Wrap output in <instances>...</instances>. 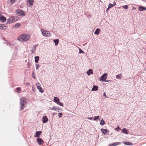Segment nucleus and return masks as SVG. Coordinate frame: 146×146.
Returning a JSON list of instances; mask_svg holds the SVG:
<instances>
[{
  "label": "nucleus",
  "instance_id": "1",
  "mask_svg": "<svg viewBox=\"0 0 146 146\" xmlns=\"http://www.w3.org/2000/svg\"><path fill=\"white\" fill-rule=\"evenodd\" d=\"M30 38V36L27 34H22L19 36L18 40L21 42L26 41L28 40Z\"/></svg>",
  "mask_w": 146,
  "mask_h": 146
},
{
  "label": "nucleus",
  "instance_id": "2",
  "mask_svg": "<svg viewBox=\"0 0 146 146\" xmlns=\"http://www.w3.org/2000/svg\"><path fill=\"white\" fill-rule=\"evenodd\" d=\"M27 103V99L25 97H22L20 99V110L24 109Z\"/></svg>",
  "mask_w": 146,
  "mask_h": 146
},
{
  "label": "nucleus",
  "instance_id": "3",
  "mask_svg": "<svg viewBox=\"0 0 146 146\" xmlns=\"http://www.w3.org/2000/svg\"><path fill=\"white\" fill-rule=\"evenodd\" d=\"M15 13L17 15L20 16L24 17L25 15V12L21 9H18L16 10Z\"/></svg>",
  "mask_w": 146,
  "mask_h": 146
},
{
  "label": "nucleus",
  "instance_id": "4",
  "mask_svg": "<svg viewBox=\"0 0 146 146\" xmlns=\"http://www.w3.org/2000/svg\"><path fill=\"white\" fill-rule=\"evenodd\" d=\"M41 32L42 35L44 36L49 37L51 36L50 33L46 30L42 29L41 30Z\"/></svg>",
  "mask_w": 146,
  "mask_h": 146
},
{
  "label": "nucleus",
  "instance_id": "5",
  "mask_svg": "<svg viewBox=\"0 0 146 146\" xmlns=\"http://www.w3.org/2000/svg\"><path fill=\"white\" fill-rule=\"evenodd\" d=\"M17 20L16 17L15 16L12 17L8 19L7 23L10 24L15 22Z\"/></svg>",
  "mask_w": 146,
  "mask_h": 146
},
{
  "label": "nucleus",
  "instance_id": "6",
  "mask_svg": "<svg viewBox=\"0 0 146 146\" xmlns=\"http://www.w3.org/2000/svg\"><path fill=\"white\" fill-rule=\"evenodd\" d=\"M36 86L37 89L39 90V91L40 92L42 93L43 92V91L42 90V89L41 88L40 84L39 82H37L36 83Z\"/></svg>",
  "mask_w": 146,
  "mask_h": 146
},
{
  "label": "nucleus",
  "instance_id": "7",
  "mask_svg": "<svg viewBox=\"0 0 146 146\" xmlns=\"http://www.w3.org/2000/svg\"><path fill=\"white\" fill-rule=\"evenodd\" d=\"M107 74L105 73L103 74L100 77V80H102V81H106V80L107 78Z\"/></svg>",
  "mask_w": 146,
  "mask_h": 146
},
{
  "label": "nucleus",
  "instance_id": "8",
  "mask_svg": "<svg viewBox=\"0 0 146 146\" xmlns=\"http://www.w3.org/2000/svg\"><path fill=\"white\" fill-rule=\"evenodd\" d=\"M48 121V119L46 116H44L42 118V121L43 123H46Z\"/></svg>",
  "mask_w": 146,
  "mask_h": 146
},
{
  "label": "nucleus",
  "instance_id": "9",
  "mask_svg": "<svg viewBox=\"0 0 146 146\" xmlns=\"http://www.w3.org/2000/svg\"><path fill=\"white\" fill-rule=\"evenodd\" d=\"M36 141L39 145H42L44 142L43 141L41 138H37Z\"/></svg>",
  "mask_w": 146,
  "mask_h": 146
},
{
  "label": "nucleus",
  "instance_id": "10",
  "mask_svg": "<svg viewBox=\"0 0 146 146\" xmlns=\"http://www.w3.org/2000/svg\"><path fill=\"white\" fill-rule=\"evenodd\" d=\"M7 26L5 24L0 25V29L5 30L7 29Z\"/></svg>",
  "mask_w": 146,
  "mask_h": 146
},
{
  "label": "nucleus",
  "instance_id": "11",
  "mask_svg": "<svg viewBox=\"0 0 146 146\" xmlns=\"http://www.w3.org/2000/svg\"><path fill=\"white\" fill-rule=\"evenodd\" d=\"M121 143L119 142H116L111 144H109V146H116L121 144Z\"/></svg>",
  "mask_w": 146,
  "mask_h": 146
},
{
  "label": "nucleus",
  "instance_id": "12",
  "mask_svg": "<svg viewBox=\"0 0 146 146\" xmlns=\"http://www.w3.org/2000/svg\"><path fill=\"white\" fill-rule=\"evenodd\" d=\"M38 44H35L33 46V48L31 50V51L32 53H33L34 52L35 49L38 46Z\"/></svg>",
  "mask_w": 146,
  "mask_h": 146
},
{
  "label": "nucleus",
  "instance_id": "13",
  "mask_svg": "<svg viewBox=\"0 0 146 146\" xmlns=\"http://www.w3.org/2000/svg\"><path fill=\"white\" fill-rule=\"evenodd\" d=\"M138 9L140 11L145 10L146 9V8L140 6L138 7Z\"/></svg>",
  "mask_w": 146,
  "mask_h": 146
},
{
  "label": "nucleus",
  "instance_id": "14",
  "mask_svg": "<svg viewBox=\"0 0 146 146\" xmlns=\"http://www.w3.org/2000/svg\"><path fill=\"white\" fill-rule=\"evenodd\" d=\"M86 73L88 76L90 75L91 74H93V70L92 69H90L86 72Z\"/></svg>",
  "mask_w": 146,
  "mask_h": 146
},
{
  "label": "nucleus",
  "instance_id": "15",
  "mask_svg": "<svg viewBox=\"0 0 146 146\" xmlns=\"http://www.w3.org/2000/svg\"><path fill=\"white\" fill-rule=\"evenodd\" d=\"M121 131L122 133L127 134H128V131L126 128H123L122 129Z\"/></svg>",
  "mask_w": 146,
  "mask_h": 146
},
{
  "label": "nucleus",
  "instance_id": "16",
  "mask_svg": "<svg viewBox=\"0 0 146 146\" xmlns=\"http://www.w3.org/2000/svg\"><path fill=\"white\" fill-rule=\"evenodd\" d=\"M60 101L59 98L57 97H54V102L57 103Z\"/></svg>",
  "mask_w": 146,
  "mask_h": 146
},
{
  "label": "nucleus",
  "instance_id": "17",
  "mask_svg": "<svg viewBox=\"0 0 146 146\" xmlns=\"http://www.w3.org/2000/svg\"><path fill=\"white\" fill-rule=\"evenodd\" d=\"M100 32V30L99 29L97 28L95 31L94 32V34L98 35L99 34Z\"/></svg>",
  "mask_w": 146,
  "mask_h": 146
},
{
  "label": "nucleus",
  "instance_id": "18",
  "mask_svg": "<svg viewBox=\"0 0 146 146\" xmlns=\"http://www.w3.org/2000/svg\"><path fill=\"white\" fill-rule=\"evenodd\" d=\"M41 133V131H37L36 132V135H35V137H39V135Z\"/></svg>",
  "mask_w": 146,
  "mask_h": 146
},
{
  "label": "nucleus",
  "instance_id": "19",
  "mask_svg": "<svg viewBox=\"0 0 146 146\" xmlns=\"http://www.w3.org/2000/svg\"><path fill=\"white\" fill-rule=\"evenodd\" d=\"M0 20L2 22H4L6 21V18L4 17H0Z\"/></svg>",
  "mask_w": 146,
  "mask_h": 146
},
{
  "label": "nucleus",
  "instance_id": "20",
  "mask_svg": "<svg viewBox=\"0 0 146 146\" xmlns=\"http://www.w3.org/2000/svg\"><path fill=\"white\" fill-rule=\"evenodd\" d=\"M98 90V87L96 86H94L92 88V91H96L97 90Z\"/></svg>",
  "mask_w": 146,
  "mask_h": 146
},
{
  "label": "nucleus",
  "instance_id": "21",
  "mask_svg": "<svg viewBox=\"0 0 146 146\" xmlns=\"http://www.w3.org/2000/svg\"><path fill=\"white\" fill-rule=\"evenodd\" d=\"M99 119V116H94L93 118V120L96 121H98Z\"/></svg>",
  "mask_w": 146,
  "mask_h": 146
},
{
  "label": "nucleus",
  "instance_id": "22",
  "mask_svg": "<svg viewBox=\"0 0 146 146\" xmlns=\"http://www.w3.org/2000/svg\"><path fill=\"white\" fill-rule=\"evenodd\" d=\"M39 57L38 56H36L35 57V62L36 63H38V62L39 60Z\"/></svg>",
  "mask_w": 146,
  "mask_h": 146
},
{
  "label": "nucleus",
  "instance_id": "23",
  "mask_svg": "<svg viewBox=\"0 0 146 146\" xmlns=\"http://www.w3.org/2000/svg\"><path fill=\"white\" fill-rule=\"evenodd\" d=\"M20 24L19 23H16L14 26L13 27L15 29H17L19 28V26H20Z\"/></svg>",
  "mask_w": 146,
  "mask_h": 146
},
{
  "label": "nucleus",
  "instance_id": "24",
  "mask_svg": "<svg viewBox=\"0 0 146 146\" xmlns=\"http://www.w3.org/2000/svg\"><path fill=\"white\" fill-rule=\"evenodd\" d=\"M27 2H28L30 5H33L34 1L33 0H27Z\"/></svg>",
  "mask_w": 146,
  "mask_h": 146
},
{
  "label": "nucleus",
  "instance_id": "25",
  "mask_svg": "<svg viewBox=\"0 0 146 146\" xmlns=\"http://www.w3.org/2000/svg\"><path fill=\"white\" fill-rule=\"evenodd\" d=\"M54 42L55 43L56 46L57 45L59 42V40L58 39H54Z\"/></svg>",
  "mask_w": 146,
  "mask_h": 146
},
{
  "label": "nucleus",
  "instance_id": "26",
  "mask_svg": "<svg viewBox=\"0 0 146 146\" xmlns=\"http://www.w3.org/2000/svg\"><path fill=\"white\" fill-rule=\"evenodd\" d=\"M105 123V122L104 120H103L102 119H101V121L100 122V124L101 125H103Z\"/></svg>",
  "mask_w": 146,
  "mask_h": 146
},
{
  "label": "nucleus",
  "instance_id": "27",
  "mask_svg": "<svg viewBox=\"0 0 146 146\" xmlns=\"http://www.w3.org/2000/svg\"><path fill=\"white\" fill-rule=\"evenodd\" d=\"M101 131L102 132V133L104 134H105L107 132V130L106 129H101Z\"/></svg>",
  "mask_w": 146,
  "mask_h": 146
},
{
  "label": "nucleus",
  "instance_id": "28",
  "mask_svg": "<svg viewBox=\"0 0 146 146\" xmlns=\"http://www.w3.org/2000/svg\"><path fill=\"white\" fill-rule=\"evenodd\" d=\"M122 77V76L121 74L117 75L116 76V78L117 79H121Z\"/></svg>",
  "mask_w": 146,
  "mask_h": 146
},
{
  "label": "nucleus",
  "instance_id": "29",
  "mask_svg": "<svg viewBox=\"0 0 146 146\" xmlns=\"http://www.w3.org/2000/svg\"><path fill=\"white\" fill-rule=\"evenodd\" d=\"M124 144L127 145H132V144L131 143H130L128 142H125Z\"/></svg>",
  "mask_w": 146,
  "mask_h": 146
},
{
  "label": "nucleus",
  "instance_id": "30",
  "mask_svg": "<svg viewBox=\"0 0 146 146\" xmlns=\"http://www.w3.org/2000/svg\"><path fill=\"white\" fill-rule=\"evenodd\" d=\"M56 104L58 105H59L62 107L63 106V104L62 103H61L60 102V101H59Z\"/></svg>",
  "mask_w": 146,
  "mask_h": 146
},
{
  "label": "nucleus",
  "instance_id": "31",
  "mask_svg": "<svg viewBox=\"0 0 146 146\" xmlns=\"http://www.w3.org/2000/svg\"><path fill=\"white\" fill-rule=\"evenodd\" d=\"M122 7L123 8H124L127 9L128 8V6L127 5H125L122 6Z\"/></svg>",
  "mask_w": 146,
  "mask_h": 146
},
{
  "label": "nucleus",
  "instance_id": "32",
  "mask_svg": "<svg viewBox=\"0 0 146 146\" xmlns=\"http://www.w3.org/2000/svg\"><path fill=\"white\" fill-rule=\"evenodd\" d=\"M62 113H58V117L60 118L61 117H62Z\"/></svg>",
  "mask_w": 146,
  "mask_h": 146
},
{
  "label": "nucleus",
  "instance_id": "33",
  "mask_svg": "<svg viewBox=\"0 0 146 146\" xmlns=\"http://www.w3.org/2000/svg\"><path fill=\"white\" fill-rule=\"evenodd\" d=\"M113 4H112L111 3H110L108 5V7L109 8H111L113 7Z\"/></svg>",
  "mask_w": 146,
  "mask_h": 146
},
{
  "label": "nucleus",
  "instance_id": "34",
  "mask_svg": "<svg viewBox=\"0 0 146 146\" xmlns=\"http://www.w3.org/2000/svg\"><path fill=\"white\" fill-rule=\"evenodd\" d=\"M79 53L80 54L84 53V52L80 48H79Z\"/></svg>",
  "mask_w": 146,
  "mask_h": 146
},
{
  "label": "nucleus",
  "instance_id": "35",
  "mask_svg": "<svg viewBox=\"0 0 146 146\" xmlns=\"http://www.w3.org/2000/svg\"><path fill=\"white\" fill-rule=\"evenodd\" d=\"M17 92L18 93H19L21 91V89H20V88H17Z\"/></svg>",
  "mask_w": 146,
  "mask_h": 146
},
{
  "label": "nucleus",
  "instance_id": "36",
  "mask_svg": "<svg viewBox=\"0 0 146 146\" xmlns=\"http://www.w3.org/2000/svg\"><path fill=\"white\" fill-rule=\"evenodd\" d=\"M32 90L34 92H35L36 91V89L35 88L34 86H32Z\"/></svg>",
  "mask_w": 146,
  "mask_h": 146
},
{
  "label": "nucleus",
  "instance_id": "37",
  "mask_svg": "<svg viewBox=\"0 0 146 146\" xmlns=\"http://www.w3.org/2000/svg\"><path fill=\"white\" fill-rule=\"evenodd\" d=\"M39 66H40L39 64H36V70L38 69V68Z\"/></svg>",
  "mask_w": 146,
  "mask_h": 146
},
{
  "label": "nucleus",
  "instance_id": "38",
  "mask_svg": "<svg viewBox=\"0 0 146 146\" xmlns=\"http://www.w3.org/2000/svg\"><path fill=\"white\" fill-rule=\"evenodd\" d=\"M56 109L57 108L56 107L54 106L53 107L52 109H50V110H52V109L53 110H54L55 111V110H56Z\"/></svg>",
  "mask_w": 146,
  "mask_h": 146
},
{
  "label": "nucleus",
  "instance_id": "39",
  "mask_svg": "<svg viewBox=\"0 0 146 146\" xmlns=\"http://www.w3.org/2000/svg\"><path fill=\"white\" fill-rule=\"evenodd\" d=\"M120 128H119L118 126V127L117 128H115V129L117 131H118L119 129H120Z\"/></svg>",
  "mask_w": 146,
  "mask_h": 146
},
{
  "label": "nucleus",
  "instance_id": "40",
  "mask_svg": "<svg viewBox=\"0 0 146 146\" xmlns=\"http://www.w3.org/2000/svg\"><path fill=\"white\" fill-rule=\"evenodd\" d=\"M32 76H33V77L35 79V75L34 74V73H33L32 74Z\"/></svg>",
  "mask_w": 146,
  "mask_h": 146
},
{
  "label": "nucleus",
  "instance_id": "41",
  "mask_svg": "<svg viewBox=\"0 0 146 146\" xmlns=\"http://www.w3.org/2000/svg\"><path fill=\"white\" fill-rule=\"evenodd\" d=\"M103 96H104L106 98H107V97L106 95V94L105 92H104V93Z\"/></svg>",
  "mask_w": 146,
  "mask_h": 146
},
{
  "label": "nucleus",
  "instance_id": "42",
  "mask_svg": "<svg viewBox=\"0 0 146 146\" xmlns=\"http://www.w3.org/2000/svg\"><path fill=\"white\" fill-rule=\"evenodd\" d=\"M112 4L113 6L115 5H116V3L115 2H113Z\"/></svg>",
  "mask_w": 146,
  "mask_h": 146
},
{
  "label": "nucleus",
  "instance_id": "43",
  "mask_svg": "<svg viewBox=\"0 0 146 146\" xmlns=\"http://www.w3.org/2000/svg\"><path fill=\"white\" fill-rule=\"evenodd\" d=\"M59 110H60L59 109L57 108L56 110H55V111H57L58 112H59Z\"/></svg>",
  "mask_w": 146,
  "mask_h": 146
},
{
  "label": "nucleus",
  "instance_id": "44",
  "mask_svg": "<svg viewBox=\"0 0 146 146\" xmlns=\"http://www.w3.org/2000/svg\"><path fill=\"white\" fill-rule=\"evenodd\" d=\"M92 119H93V118L92 117H89L88 118V119H90V120H92Z\"/></svg>",
  "mask_w": 146,
  "mask_h": 146
},
{
  "label": "nucleus",
  "instance_id": "45",
  "mask_svg": "<svg viewBox=\"0 0 146 146\" xmlns=\"http://www.w3.org/2000/svg\"><path fill=\"white\" fill-rule=\"evenodd\" d=\"M15 0H10V1L12 3H13Z\"/></svg>",
  "mask_w": 146,
  "mask_h": 146
},
{
  "label": "nucleus",
  "instance_id": "46",
  "mask_svg": "<svg viewBox=\"0 0 146 146\" xmlns=\"http://www.w3.org/2000/svg\"><path fill=\"white\" fill-rule=\"evenodd\" d=\"M109 9H110V8H109V7H108V8L107 9H106V12H107L108 11V10H109Z\"/></svg>",
  "mask_w": 146,
  "mask_h": 146
},
{
  "label": "nucleus",
  "instance_id": "47",
  "mask_svg": "<svg viewBox=\"0 0 146 146\" xmlns=\"http://www.w3.org/2000/svg\"><path fill=\"white\" fill-rule=\"evenodd\" d=\"M109 80H106V81H104V82H109Z\"/></svg>",
  "mask_w": 146,
  "mask_h": 146
},
{
  "label": "nucleus",
  "instance_id": "48",
  "mask_svg": "<svg viewBox=\"0 0 146 146\" xmlns=\"http://www.w3.org/2000/svg\"><path fill=\"white\" fill-rule=\"evenodd\" d=\"M1 13L0 12V16L1 15Z\"/></svg>",
  "mask_w": 146,
  "mask_h": 146
}]
</instances>
